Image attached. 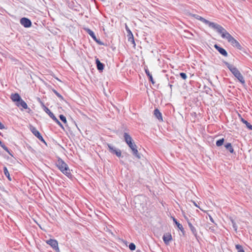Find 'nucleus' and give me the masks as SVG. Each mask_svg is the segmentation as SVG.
Returning a JSON list of instances; mask_svg holds the SVG:
<instances>
[{"mask_svg": "<svg viewBox=\"0 0 252 252\" xmlns=\"http://www.w3.org/2000/svg\"><path fill=\"white\" fill-rule=\"evenodd\" d=\"M231 222H232V226H233V228H234V230H235V231H237V225H236V224L235 222V221H234V220L233 219H231Z\"/></svg>", "mask_w": 252, "mask_h": 252, "instance_id": "nucleus-29", "label": "nucleus"}, {"mask_svg": "<svg viewBox=\"0 0 252 252\" xmlns=\"http://www.w3.org/2000/svg\"><path fill=\"white\" fill-rule=\"evenodd\" d=\"M53 120L62 128L63 129V126L61 123L57 119V118L55 117Z\"/></svg>", "mask_w": 252, "mask_h": 252, "instance_id": "nucleus-26", "label": "nucleus"}, {"mask_svg": "<svg viewBox=\"0 0 252 252\" xmlns=\"http://www.w3.org/2000/svg\"><path fill=\"white\" fill-rule=\"evenodd\" d=\"M131 37H129L128 40L129 42H131L132 44H133L134 45H135V41L134 40V37H133V34H131Z\"/></svg>", "mask_w": 252, "mask_h": 252, "instance_id": "nucleus-27", "label": "nucleus"}, {"mask_svg": "<svg viewBox=\"0 0 252 252\" xmlns=\"http://www.w3.org/2000/svg\"><path fill=\"white\" fill-rule=\"evenodd\" d=\"M10 98L15 103H16L18 101L20 100V99L21 98L20 95L17 93L12 94L11 95Z\"/></svg>", "mask_w": 252, "mask_h": 252, "instance_id": "nucleus-16", "label": "nucleus"}, {"mask_svg": "<svg viewBox=\"0 0 252 252\" xmlns=\"http://www.w3.org/2000/svg\"><path fill=\"white\" fill-rule=\"evenodd\" d=\"M180 76H181V77H182L184 80H186L187 78V76L186 74L184 72L180 73Z\"/></svg>", "mask_w": 252, "mask_h": 252, "instance_id": "nucleus-31", "label": "nucleus"}, {"mask_svg": "<svg viewBox=\"0 0 252 252\" xmlns=\"http://www.w3.org/2000/svg\"><path fill=\"white\" fill-rule=\"evenodd\" d=\"M3 172H4V175H5V176L8 178V179L9 181H11V178L10 176V174L9 173L8 169L6 168V167H5V166H4L3 167Z\"/></svg>", "mask_w": 252, "mask_h": 252, "instance_id": "nucleus-21", "label": "nucleus"}, {"mask_svg": "<svg viewBox=\"0 0 252 252\" xmlns=\"http://www.w3.org/2000/svg\"><path fill=\"white\" fill-rule=\"evenodd\" d=\"M5 151H6L9 155L12 156L8 148L6 149Z\"/></svg>", "mask_w": 252, "mask_h": 252, "instance_id": "nucleus-34", "label": "nucleus"}, {"mask_svg": "<svg viewBox=\"0 0 252 252\" xmlns=\"http://www.w3.org/2000/svg\"><path fill=\"white\" fill-rule=\"evenodd\" d=\"M190 15L215 30L219 34H221V36L222 38L226 39L232 46L239 50L242 49V47L239 42L234 39V38L220 25L214 22H210L198 15L190 14Z\"/></svg>", "mask_w": 252, "mask_h": 252, "instance_id": "nucleus-1", "label": "nucleus"}, {"mask_svg": "<svg viewBox=\"0 0 252 252\" xmlns=\"http://www.w3.org/2000/svg\"><path fill=\"white\" fill-rule=\"evenodd\" d=\"M241 121L245 124H246V125L247 126V127L250 129V130H252V126L246 120H245V119H244L243 118H241Z\"/></svg>", "mask_w": 252, "mask_h": 252, "instance_id": "nucleus-22", "label": "nucleus"}, {"mask_svg": "<svg viewBox=\"0 0 252 252\" xmlns=\"http://www.w3.org/2000/svg\"><path fill=\"white\" fill-rule=\"evenodd\" d=\"M131 34H132V32H130V33H129L127 34V36L129 37H131Z\"/></svg>", "mask_w": 252, "mask_h": 252, "instance_id": "nucleus-39", "label": "nucleus"}, {"mask_svg": "<svg viewBox=\"0 0 252 252\" xmlns=\"http://www.w3.org/2000/svg\"><path fill=\"white\" fill-rule=\"evenodd\" d=\"M54 93L60 98L63 99V97L56 90H53Z\"/></svg>", "mask_w": 252, "mask_h": 252, "instance_id": "nucleus-32", "label": "nucleus"}, {"mask_svg": "<svg viewBox=\"0 0 252 252\" xmlns=\"http://www.w3.org/2000/svg\"><path fill=\"white\" fill-rule=\"evenodd\" d=\"M235 248L237 249L238 252H245L243 247L239 244L235 245Z\"/></svg>", "mask_w": 252, "mask_h": 252, "instance_id": "nucleus-23", "label": "nucleus"}, {"mask_svg": "<svg viewBox=\"0 0 252 252\" xmlns=\"http://www.w3.org/2000/svg\"><path fill=\"white\" fill-rule=\"evenodd\" d=\"M20 100L18 101L16 103H15L16 105L19 108H22L21 109H28V106L27 103L22 98H20Z\"/></svg>", "mask_w": 252, "mask_h": 252, "instance_id": "nucleus-9", "label": "nucleus"}, {"mask_svg": "<svg viewBox=\"0 0 252 252\" xmlns=\"http://www.w3.org/2000/svg\"><path fill=\"white\" fill-rule=\"evenodd\" d=\"M56 165L60 171L68 178H71L72 175L68 165L61 159L59 158L56 162Z\"/></svg>", "mask_w": 252, "mask_h": 252, "instance_id": "nucleus-3", "label": "nucleus"}, {"mask_svg": "<svg viewBox=\"0 0 252 252\" xmlns=\"http://www.w3.org/2000/svg\"><path fill=\"white\" fill-rule=\"evenodd\" d=\"M128 145L132 150L133 155L137 158L140 159L141 158V156L137 150V146L134 142L133 141L131 142V144H128Z\"/></svg>", "mask_w": 252, "mask_h": 252, "instance_id": "nucleus-4", "label": "nucleus"}, {"mask_svg": "<svg viewBox=\"0 0 252 252\" xmlns=\"http://www.w3.org/2000/svg\"><path fill=\"white\" fill-rule=\"evenodd\" d=\"M194 204L196 206V207H198L197 204L195 203V202H193Z\"/></svg>", "mask_w": 252, "mask_h": 252, "instance_id": "nucleus-43", "label": "nucleus"}, {"mask_svg": "<svg viewBox=\"0 0 252 252\" xmlns=\"http://www.w3.org/2000/svg\"><path fill=\"white\" fill-rule=\"evenodd\" d=\"M3 144L2 143L1 141H0V146H1Z\"/></svg>", "mask_w": 252, "mask_h": 252, "instance_id": "nucleus-41", "label": "nucleus"}, {"mask_svg": "<svg viewBox=\"0 0 252 252\" xmlns=\"http://www.w3.org/2000/svg\"><path fill=\"white\" fill-rule=\"evenodd\" d=\"M171 240L172 236L170 233H167L163 235V240L166 245L169 244L170 241H171Z\"/></svg>", "mask_w": 252, "mask_h": 252, "instance_id": "nucleus-12", "label": "nucleus"}, {"mask_svg": "<svg viewBox=\"0 0 252 252\" xmlns=\"http://www.w3.org/2000/svg\"><path fill=\"white\" fill-rule=\"evenodd\" d=\"M169 86L170 88L171 89H172V85H171V84H169Z\"/></svg>", "mask_w": 252, "mask_h": 252, "instance_id": "nucleus-42", "label": "nucleus"}, {"mask_svg": "<svg viewBox=\"0 0 252 252\" xmlns=\"http://www.w3.org/2000/svg\"><path fill=\"white\" fill-rule=\"evenodd\" d=\"M20 23L25 28H29L32 25V22L30 19L27 18H22L20 19Z\"/></svg>", "mask_w": 252, "mask_h": 252, "instance_id": "nucleus-8", "label": "nucleus"}, {"mask_svg": "<svg viewBox=\"0 0 252 252\" xmlns=\"http://www.w3.org/2000/svg\"><path fill=\"white\" fill-rule=\"evenodd\" d=\"M129 248L130 250L133 251L135 250L136 246L134 243H131L129 245Z\"/></svg>", "mask_w": 252, "mask_h": 252, "instance_id": "nucleus-30", "label": "nucleus"}, {"mask_svg": "<svg viewBox=\"0 0 252 252\" xmlns=\"http://www.w3.org/2000/svg\"><path fill=\"white\" fill-rule=\"evenodd\" d=\"M88 33L92 37V38L97 43H99L100 45L102 44L98 40H97L96 36L95 35L94 32L91 30L90 29H87L86 30Z\"/></svg>", "mask_w": 252, "mask_h": 252, "instance_id": "nucleus-13", "label": "nucleus"}, {"mask_svg": "<svg viewBox=\"0 0 252 252\" xmlns=\"http://www.w3.org/2000/svg\"><path fill=\"white\" fill-rule=\"evenodd\" d=\"M128 34L130 33L131 31L129 30H127Z\"/></svg>", "mask_w": 252, "mask_h": 252, "instance_id": "nucleus-40", "label": "nucleus"}, {"mask_svg": "<svg viewBox=\"0 0 252 252\" xmlns=\"http://www.w3.org/2000/svg\"><path fill=\"white\" fill-rule=\"evenodd\" d=\"M223 142H224V138H221L220 139H219V140H218L216 142V145L218 147L221 146L223 144Z\"/></svg>", "mask_w": 252, "mask_h": 252, "instance_id": "nucleus-25", "label": "nucleus"}, {"mask_svg": "<svg viewBox=\"0 0 252 252\" xmlns=\"http://www.w3.org/2000/svg\"><path fill=\"white\" fill-rule=\"evenodd\" d=\"M46 243L51 246V247L57 252L59 251L58 243L56 240L50 239L46 241Z\"/></svg>", "mask_w": 252, "mask_h": 252, "instance_id": "nucleus-7", "label": "nucleus"}, {"mask_svg": "<svg viewBox=\"0 0 252 252\" xmlns=\"http://www.w3.org/2000/svg\"><path fill=\"white\" fill-rule=\"evenodd\" d=\"M145 71L146 75L148 76V77L149 78V81H151L153 84H154L155 82L154 81V79L153 78L152 74L150 73V72L149 70L148 69V68H145Z\"/></svg>", "mask_w": 252, "mask_h": 252, "instance_id": "nucleus-18", "label": "nucleus"}, {"mask_svg": "<svg viewBox=\"0 0 252 252\" xmlns=\"http://www.w3.org/2000/svg\"><path fill=\"white\" fill-rule=\"evenodd\" d=\"M185 218L188 221L189 226L192 233L196 237V238L197 239V232L196 228L192 225L191 223L189 221V220H188V219L186 217Z\"/></svg>", "mask_w": 252, "mask_h": 252, "instance_id": "nucleus-10", "label": "nucleus"}, {"mask_svg": "<svg viewBox=\"0 0 252 252\" xmlns=\"http://www.w3.org/2000/svg\"><path fill=\"white\" fill-rule=\"evenodd\" d=\"M182 232V233H183V235H185V231L184 230V227H183V229L182 230H180Z\"/></svg>", "mask_w": 252, "mask_h": 252, "instance_id": "nucleus-38", "label": "nucleus"}, {"mask_svg": "<svg viewBox=\"0 0 252 252\" xmlns=\"http://www.w3.org/2000/svg\"><path fill=\"white\" fill-rule=\"evenodd\" d=\"M154 115L160 121H163L162 114L158 109H156L154 110Z\"/></svg>", "mask_w": 252, "mask_h": 252, "instance_id": "nucleus-15", "label": "nucleus"}, {"mask_svg": "<svg viewBox=\"0 0 252 252\" xmlns=\"http://www.w3.org/2000/svg\"><path fill=\"white\" fill-rule=\"evenodd\" d=\"M224 147L226 148V149L228 151H229V152L230 153L232 154L234 152V149H233L231 143H226L224 145Z\"/></svg>", "mask_w": 252, "mask_h": 252, "instance_id": "nucleus-19", "label": "nucleus"}, {"mask_svg": "<svg viewBox=\"0 0 252 252\" xmlns=\"http://www.w3.org/2000/svg\"><path fill=\"white\" fill-rule=\"evenodd\" d=\"M43 107H44V110L45 111V112L49 115V116H50V117L51 118H52V119H54L55 117L54 114L52 112H51L50 111V110L47 107H46L45 106H43Z\"/></svg>", "mask_w": 252, "mask_h": 252, "instance_id": "nucleus-20", "label": "nucleus"}, {"mask_svg": "<svg viewBox=\"0 0 252 252\" xmlns=\"http://www.w3.org/2000/svg\"><path fill=\"white\" fill-rule=\"evenodd\" d=\"M209 218H210V220H211L213 223H214V220L212 218V217L211 216H209Z\"/></svg>", "mask_w": 252, "mask_h": 252, "instance_id": "nucleus-35", "label": "nucleus"}, {"mask_svg": "<svg viewBox=\"0 0 252 252\" xmlns=\"http://www.w3.org/2000/svg\"><path fill=\"white\" fill-rule=\"evenodd\" d=\"M5 128V126H4V125H3L0 122V129H3Z\"/></svg>", "mask_w": 252, "mask_h": 252, "instance_id": "nucleus-33", "label": "nucleus"}, {"mask_svg": "<svg viewBox=\"0 0 252 252\" xmlns=\"http://www.w3.org/2000/svg\"><path fill=\"white\" fill-rule=\"evenodd\" d=\"M107 146L108 150L111 153L115 154L118 157H120L121 156L122 153L120 150L117 149L109 144H107Z\"/></svg>", "mask_w": 252, "mask_h": 252, "instance_id": "nucleus-5", "label": "nucleus"}, {"mask_svg": "<svg viewBox=\"0 0 252 252\" xmlns=\"http://www.w3.org/2000/svg\"><path fill=\"white\" fill-rule=\"evenodd\" d=\"M4 150H5L7 148V147H6L4 144H3L2 145H1V146Z\"/></svg>", "mask_w": 252, "mask_h": 252, "instance_id": "nucleus-36", "label": "nucleus"}, {"mask_svg": "<svg viewBox=\"0 0 252 252\" xmlns=\"http://www.w3.org/2000/svg\"><path fill=\"white\" fill-rule=\"evenodd\" d=\"M124 137L125 142L128 145V144H131V142H133V140L131 137L126 132H125L124 134Z\"/></svg>", "mask_w": 252, "mask_h": 252, "instance_id": "nucleus-14", "label": "nucleus"}, {"mask_svg": "<svg viewBox=\"0 0 252 252\" xmlns=\"http://www.w3.org/2000/svg\"><path fill=\"white\" fill-rule=\"evenodd\" d=\"M173 220L180 230L183 229V225L181 224H180L179 222H178L176 219L173 218Z\"/></svg>", "mask_w": 252, "mask_h": 252, "instance_id": "nucleus-24", "label": "nucleus"}, {"mask_svg": "<svg viewBox=\"0 0 252 252\" xmlns=\"http://www.w3.org/2000/svg\"><path fill=\"white\" fill-rule=\"evenodd\" d=\"M225 64L226 65L227 67L229 68L231 73L234 75V76L242 84H245V79L239 71V70L235 67L234 65L229 64V63L225 62Z\"/></svg>", "mask_w": 252, "mask_h": 252, "instance_id": "nucleus-2", "label": "nucleus"}, {"mask_svg": "<svg viewBox=\"0 0 252 252\" xmlns=\"http://www.w3.org/2000/svg\"><path fill=\"white\" fill-rule=\"evenodd\" d=\"M4 150H5L7 148V147H6L4 144H3L2 145H1V146Z\"/></svg>", "mask_w": 252, "mask_h": 252, "instance_id": "nucleus-37", "label": "nucleus"}, {"mask_svg": "<svg viewBox=\"0 0 252 252\" xmlns=\"http://www.w3.org/2000/svg\"><path fill=\"white\" fill-rule=\"evenodd\" d=\"M95 62L97 69L102 71L104 68V64L99 61L98 59H96Z\"/></svg>", "mask_w": 252, "mask_h": 252, "instance_id": "nucleus-17", "label": "nucleus"}, {"mask_svg": "<svg viewBox=\"0 0 252 252\" xmlns=\"http://www.w3.org/2000/svg\"><path fill=\"white\" fill-rule=\"evenodd\" d=\"M30 130L34 136H35L37 138H38L42 142L45 143L42 136L41 135L39 132L36 129V128L35 127H34L33 126H31Z\"/></svg>", "mask_w": 252, "mask_h": 252, "instance_id": "nucleus-6", "label": "nucleus"}, {"mask_svg": "<svg viewBox=\"0 0 252 252\" xmlns=\"http://www.w3.org/2000/svg\"><path fill=\"white\" fill-rule=\"evenodd\" d=\"M214 47L217 50V51L220 54H221L222 55H223L224 57H227V56L228 54H227L226 51L224 49L220 47V46H219L217 44H215L214 45Z\"/></svg>", "mask_w": 252, "mask_h": 252, "instance_id": "nucleus-11", "label": "nucleus"}, {"mask_svg": "<svg viewBox=\"0 0 252 252\" xmlns=\"http://www.w3.org/2000/svg\"><path fill=\"white\" fill-rule=\"evenodd\" d=\"M60 120L64 124H66L67 123L66 119L65 116H64L63 115H60Z\"/></svg>", "mask_w": 252, "mask_h": 252, "instance_id": "nucleus-28", "label": "nucleus"}]
</instances>
